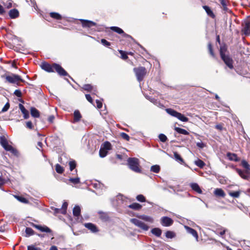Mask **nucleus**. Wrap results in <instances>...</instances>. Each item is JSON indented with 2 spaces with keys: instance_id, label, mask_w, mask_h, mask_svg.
<instances>
[{
  "instance_id": "obj_1",
  "label": "nucleus",
  "mask_w": 250,
  "mask_h": 250,
  "mask_svg": "<svg viewBox=\"0 0 250 250\" xmlns=\"http://www.w3.org/2000/svg\"><path fill=\"white\" fill-rule=\"evenodd\" d=\"M127 164L129 167L136 172H140L141 169L139 167V161L136 158H129L127 159Z\"/></svg>"
},
{
  "instance_id": "obj_2",
  "label": "nucleus",
  "mask_w": 250,
  "mask_h": 250,
  "mask_svg": "<svg viewBox=\"0 0 250 250\" xmlns=\"http://www.w3.org/2000/svg\"><path fill=\"white\" fill-rule=\"evenodd\" d=\"M166 111L167 114L172 117L177 118L182 122H187L188 121V119L185 117L183 114L172 108H167Z\"/></svg>"
},
{
  "instance_id": "obj_3",
  "label": "nucleus",
  "mask_w": 250,
  "mask_h": 250,
  "mask_svg": "<svg viewBox=\"0 0 250 250\" xmlns=\"http://www.w3.org/2000/svg\"><path fill=\"white\" fill-rule=\"evenodd\" d=\"M0 144L6 151H10L14 155H16L18 153L16 149L13 147L11 145H8L7 140L5 137H0Z\"/></svg>"
},
{
  "instance_id": "obj_4",
  "label": "nucleus",
  "mask_w": 250,
  "mask_h": 250,
  "mask_svg": "<svg viewBox=\"0 0 250 250\" xmlns=\"http://www.w3.org/2000/svg\"><path fill=\"white\" fill-rule=\"evenodd\" d=\"M224 49L223 47L220 48V53L221 59L223 60L225 64L230 68L232 69L233 66V61L232 59L228 55H226L224 52Z\"/></svg>"
},
{
  "instance_id": "obj_5",
  "label": "nucleus",
  "mask_w": 250,
  "mask_h": 250,
  "mask_svg": "<svg viewBox=\"0 0 250 250\" xmlns=\"http://www.w3.org/2000/svg\"><path fill=\"white\" fill-rule=\"evenodd\" d=\"M134 71L135 73L137 79L139 82H141L143 80L146 73V68L143 66L134 68Z\"/></svg>"
},
{
  "instance_id": "obj_6",
  "label": "nucleus",
  "mask_w": 250,
  "mask_h": 250,
  "mask_svg": "<svg viewBox=\"0 0 250 250\" xmlns=\"http://www.w3.org/2000/svg\"><path fill=\"white\" fill-rule=\"evenodd\" d=\"M130 222L144 230H147L149 229L148 226L146 224L137 218L131 219Z\"/></svg>"
},
{
  "instance_id": "obj_7",
  "label": "nucleus",
  "mask_w": 250,
  "mask_h": 250,
  "mask_svg": "<svg viewBox=\"0 0 250 250\" xmlns=\"http://www.w3.org/2000/svg\"><path fill=\"white\" fill-rule=\"evenodd\" d=\"M5 79L7 82L11 83H15L18 82H23L21 77L18 75L12 74L11 75L5 76Z\"/></svg>"
},
{
  "instance_id": "obj_8",
  "label": "nucleus",
  "mask_w": 250,
  "mask_h": 250,
  "mask_svg": "<svg viewBox=\"0 0 250 250\" xmlns=\"http://www.w3.org/2000/svg\"><path fill=\"white\" fill-rule=\"evenodd\" d=\"M31 226H32L33 227L39 230L40 231H41L42 232H46V233H51L52 232L51 229L46 226L38 225L35 224L33 223H31Z\"/></svg>"
},
{
  "instance_id": "obj_9",
  "label": "nucleus",
  "mask_w": 250,
  "mask_h": 250,
  "mask_svg": "<svg viewBox=\"0 0 250 250\" xmlns=\"http://www.w3.org/2000/svg\"><path fill=\"white\" fill-rule=\"evenodd\" d=\"M54 70L61 76H67L66 71L59 64L53 63Z\"/></svg>"
},
{
  "instance_id": "obj_10",
  "label": "nucleus",
  "mask_w": 250,
  "mask_h": 250,
  "mask_svg": "<svg viewBox=\"0 0 250 250\" xmlns=\"http://www.w3.org/2000/svg\"><path fill=\"white\" fill-rule=\"evenodd\" d=\"M80 21L82 22V26L84 28H90L93 26H96V23L92 21L80 19Z\"/></svg>"
},
{
  "instance_id": "obj_11",
  "label": "nucleus",
  "mask_w": 250,
  "mask_h": 250,
  "mask_svg": "<svg viewBox=\"0 0 250 250\" xmlns=\"http://www.w3.org/2000/svg\"><path fill=\"white\" fill-rule=\"evenodd\" d=\"M184 228L188 233L192 235L196 239V240L198 241V235L197 231L195 229L186 225L184 226Z\"/></svg>"
},
{
  "instance_id": "obj_12",
  "label": "nucleus",
  "mask_w": 250,
  "mask_h": 250,
  "mask_svg": "<svg viewBox=\"0 0 250 250\" xmlns=\"http://www.w3.org/2000/svg\"><path fill=\"white\" fill-rule=\"evenodd\" d=\"M161 224L163 226L168 227L173 224V220L168 217H163L161 218Z\"/></svg>"
},
{
  "instance_id": "obj_13",
  "label": "nucleus",
  "mask_w": 250,
  "mask_h": 250,
  "mask_svg": "<svg viewBox=\"0 0 250 250\" xmlns=\"http://www.w3.org/2000/svg\"><path fill=\"white\" fill-rule=\"evenodd\" d=\"M42 69L48 72H53L54 71L53 64L52 65L46 62H42L41 64Z\"/></svg>"
},
{
  "instance_id": "obj_14",
  "label": "nucleus",
  "mask_w": 250,
  "mask_h": 250,
  "mask_svg": "<svg viewBox=\"0 0 250 250\" xmlns=\"http://www.w3.org/2000/svg\"><path fill=\"white\" fill-rule=\"evenodd\" d=\"M235 170L239 176L243 179L248 180L250 178V171L246 172V170L243 171L238 168H236Z\"/></svg>"
},
{
  "instance_id": "obj_15",
  "label": "nucleus",
  "mask_w": 250,
  "mask_h": 250,
  "mask_svg": "<svg viewBox=\"0 0 250 250\" xmlns=\"http://www.w3.org/2000/svg\"><path fill=\"white\" fill-rule=\"evenodd\" d=\"M110 29L113 31L118 33L120 34H123V36L125 37H128L131 38V37L124 33V31L120 28L116 26H112L110 27Z\"/></svg>"
},
{
  "instance_id": "obj_16",
  "label": "nucleus",
  "mask_w": 250,
  "mask_h": 250,
  "mask_svg": "<svg viewBox=\"0 0 250 250\" xmlns=\"http://www.w3.org/2000/svg\"><path fill=\"white\" fill-rule=\"evenodd\" d=\"M19 106V108L23 115L24 118L25 119H28L29 117L28 111L25 108L24 106L22 104H20Z\"/></svg>"
},
{
  "instance_id": "obj_17",
  "label": "nucleus",
  "mask_w": 250,
  "mask_h": 250,
  "mask_svg": "<svg viewBox=\"0 0 250 250\" xmlns=\"http://www.w3.org/2000/svg\"><path fill=\"white\" fill-rule=\"evenodd\" d=\"M242 31L245 35L250 34V22L249 21H247L245 23Z\"/></svg>"
},
{
  "instance_id": "obj_18",
  "label": "nucleus",
  "mask_w": 250,
  "mask_h": 250,
  "mask_svg": "<svg viewBox=\"0 0 250 250\" xmlns=\"http://www.w3.org/2000/svg\"><path fill=\"white\" fill-rule=\"evenodd\" d=\"M214 194L217 197H224L226 194L224 190L221 188H216L214 191Z\"/></svg>"
},
{
  "instance_id": "obj_19",
  "label": "nucleus",
  "mask_w": 250,
  "mask_h": 250,
  "mask_svg": "<svg viewBox=\"0 0 250 250\" xmlns=\"http://www.w3.org/2000/svg\"><path fill=\"white\" fill-rule=\"evenodd\" d=\"M84 226L92 232H96L98 231L96 226L93 224L90 223H85Z\"/></svg>"
},
{
  "instance_id": "obj_20",
  "label": "nucleus",
  "mask_w": 250,
  "mask_h": 250,
  "mask_svg": "<svg viewBox=\"0 0 250 250\" xmlns=\"http://www.w3.org/2000/svg\"><path fill=\"white\" fill-rule=\"evenodd\" d=\"M227 156L230 161H233L235 162H238L239 161V159L236 154L228 152L227 154Z\"/></svg>"
},
{
  "instance_id": "obj_21",
  "label": "nucleus",
  "mask_w": 250,
  "mask_h": 250,
  "mask_svg": "<svg viewBox=\"0 0 250 250\" xmlns=\"http://www.w3.org/2000/svg\"><path fill=\"white\" fill-rule=\"evenodd\" d=\"M191 188L198 193H202V191L200 188L199 186L195 183H191L190 185Z\"/></svg>"
},
{
  "instance_id": "obj_22",
  "label": "nucleus",
  "mask_w": 250,
  "mask_h": 250,
  "mask_svg": "<svg viewBox=\"0 0 250 250\" xmlns=\"http://www.w3.org/2000/svg\"><path fill=\"white\" fill-rule=\"evenodd\" d=\"M9 15L11 18L14 19L17 18L19 16V13L17 9H13L10 10Z\"/></svg>"
},
{
  "instance_id": "obj_23",
  "label": "nucleus",
  "mask_w": 250,
  "mask_h": 250,
  "mask_svg": "<svg viewBox=\"0 0 250 250\" xmlns=\"http://www.w3.org/2000/svg\"><path fill=\"white\" fill-rule=\"evenodd\" d=\"M82 118V115L79 110H76L74 112V123L79 122Z\"/></svg>"
},
{
  "instance_id": "obj_24",
  "label": "nucleus",
  "mask_w": 250,
  "mask_h": 250,
  "mask_svg": "<svg viewBox=\"0 0 250 250\" xmlns=\"http://www.w3.org/2000/svg\"><path fill=\"white\" fill-rule=\"evenodd\" d=\"M203 7L204 9L206 11L208 15L209 16L212 18H214L215 17V15L208 6L207 5H204L203 6Z\"/></svg>"
},
{
  "instance_id": "obj_25",
  "label": "nucleus",
  "mask_w": 250,
  "mask_h": 250,
  "mask_svg": "<svg viewBox=\"0 0 250 250\" xmlns=\"http://www.w3.org/2000/svg\"><path fill=\"white\" fill-rule=\"evenodd\" d=\"M32 116L35 118H38L40 116L39 111L35 107H31L30 109Z\"/></svg>"
},
{
  "instance_id": "obj_26",
  "label": "nucleus",
  "mask_w": 250,
  "mask_h": 250,
  "mask_svg": "<svg viewBox=\"0 0 250 250\" xmlns=\"http://www.w3.org/2000/svg\"><path fill=\"white\" fill-rule=\"evenodd\" d=\"M151 232L153 234L157 237H160L162 234L161 229L157 228L152 229Z\"/></svg>"
},
{
  "instance_id": "obj_27",
  "label": "nucleus",
  "mask_w": 250,
  "mask_h": 250,
  "mask_svg": "<svg viewBox=\"0 0 250 250\" xmlns=\"http://www.w3.org/2000/svg\"><path fill=\"white\" fill-rule=\"evenodd\" d=\"M116 200L118 202V204L120 205L121 204H123L124 202L126 201V199L123 195L119 194L117 195Z\"/></svg>"
},
{
  "instance_id": "obj_28",
  "label": "nucleus",
  "mask_w": 250,
  "mask_h": 250,
  "mask_svg": "<svg viewBox=\"0 0 250 250\" xmlns=\"http://www.w3.org/2000/svg\"><path fill=\"white\" fill-rule=\"evenodd\" d=\"M128 207L133 209H134L136 210H138L141 208L142 206L138 203H134L129 205Z\"/></svg>"
},
{
  "instance_id": "obj_29",
  "label": "nucleus",
  "mask_w": 250,
  "mask_h": 250,
  "mask_svg": "<svg viewBox=\"0 0 250 250\" xmlns=\"http://www.w3.org/2000/svg\"><path fill=\"white\" fill-rule=\"evenodd\" d=\"M81 208L79 206H76L73 209V213L75 216H79L80 214Z\"/></svg>"
},
{
  "instance_id": "obj_30",
  "label": "nucleus",
  "mask_w": 250,
  "mask_h": 250,
  "mask_svg": "<svg viewBox=\"0 0 250 250\" xmlns=\"http://www.w3.org/2000/svg\"><path fill=\"white\" fill-rule=\"evenodd\" d=\"M139 218L140 219H142V220H144L146 222H150V223H152L153 221V219L151 217L147 216V215H141V216H139Z\"/></svg>"
},
{
  "instance_id": "obj_31",
  "label": "nucleus",
  "mask_w": 250,
  "mask_h": 250,
  "mask_svg": "<svg viewBox=\"0 0 250 250\" xmlns=\"http://www.w3.org/2000/svg\"><path fill=\"white\" fill-rule=\"evenodd\" d=\"M150 170L153 172L158 173L160 170V167L157 165H153L151 167Z\"/></svg>"
},
{
  "instance_id": "obj_32",
  "label": "nucleus",
  "mask_w": 250,
  "mask_h": 250,
  "mask_svg": "<svg viewBox=\"0 0 250 250\" xmlns=\"http://www.w3.org/2000/svg\"><path fill=\"white\" fill-rule=\"evenodd\" d=\"M194 164L200 168H203L205 166V163L200 159L195 161Z\"/></svg>"
},
{
  "instance_id": "obj_33",
  "label": "nucleus",
  "mask_w": 250,
  "mask_h": 250,
  "mask_svg": "<svg viewBox=\"0 0 250 250\" xmlns=\"http://www.w3.org/2000/svg\"><path fill=\"white\" fill-rule=\"evenodd\" d=\"M14 197L19 201H20V202H21V203H25V204H27V203H28V200L26 199V198L22 197V196H18V195H15Z\"/></svg>"
},
{
  "instance_id": "obj_34",
  "label": "nucleus",
  "mask_w": 250,
  "mask_h": 250,
  "mask_svg": "<svg viewBox=\"0 0 250 250\" xmlns=\"http://www.w3.org/2000/svg\"><path fill=\"white\" fill-rule=\"evenodd\" d=\"M50 15L51 18H54L55 19H56V20H61L62 19V16L58 13L51 12V13H50Z\"/></svg>"
},
{
  "instance_id": "obj_35",
  "label": "nucleus",
  "mask_w": 250,
  "mask_h": 250,
  "mask_svg": "<svg viewBox=\"0 0 250 250\" xmlns=\"http://www.w3.org/2000/svg\"><path fill=\"white\" fill-rule=\"evenodd\" d=\"M242 166L246 168V172H249L250 171V166L248 163L245 160H243L241 162Z\"/></svg>"
},
{
  "instance_id": "obj_36",
  "label": "nucleus",
  "mask_w": 250,
  "mask_h": 250,
  "mask_svg": "<svg viewBox=\"0 0 250 250\" xmlns=\"http://www.w3.org/2000/svg\"><path fill=\"white\" fill-rule=\"evenodd\" d=\"M26 237H29L34 234V231L30 228H26L25 229Z\"/></svg>"
},
{
  "instance_id": "obj_37",
  "label": "nucleus",
  "mask_w": 250,
  "mask_h": 250,
  "mask_svg": "<svg viewBox=\"0 0 250 250\" xmlns=\"http://www.w3.org/2000/svg\"><path fill=\"white\" fill-rule=\"evenodd\" d=\"M175 130L179 133L184 134V135H188V132L185 129L179 128V127H175Z\"/></svg>"
},
{
  "instance_id": "obj_38",
  "label": "nucleus",
  "mask_w": 250,
  "mask_h": 250,
  "mask_svg": "<svg viewBox=\"0 0 250 250\" xmlns=\"http://www.w3.org/2000/svg\"><path fill=\"white\" fill-rule=\"evenodd\" d=\"M68 180L69 181H70L71 183L74 185H76L80 183V179L79 177H76L74 178H71L69 179Z\"/></svg>"
},
{
  "instance_id": "obj_39",
  "label": "nucleus",
  "mask_w": 250,
  "mask_h": 250,
  "mask_svg": "<svg viewBox=\"0 0 250 250\" xmlns=\"http://www.w3.org/2000/svg\"><path fill=\"white\" fill-rule=\"evenodd\" d=\"M229 195L233 198H238L240 196V191H236L234 192H229Z\"/></svg>"
},
{
  "instance_id": "obj_40",
  "label": "nucleus",
  "mask_w": 250,
  "mask_h": 250,
  "mask_svg": "<svg viewBox=\"0 0 250 250\" xmlns=\"http://www.w3.org/2000/svg\"><path fill=\"white\" fill-rule=\"evenodd\" d=\"M220 3L223 6V9L226 12L230 11L227 8L226 1L225 0H220Z\"/></svg>"
},
{
  "instance_id": "obj_41",
  "label": "nucleus",
  "mask_w": 250,
  "mask_h": 250,
  "mask_svg": "<svg viewBox=\"0 0 250 250\" xmlns=\"http://www.w3.org/2000/svg\"><path fill=\"white\" fill-rule=\"evenodd\" d=\"M55 167H56L55 169H56V172L57 173L61 174L63 172V171H64L63 168L59 164H57L56 165Z\"/></svg>"
},
{
  "instance_id": "obj_42",
  "label": "nucleus",
  "mask_w": 250,
  "mask_h": 250,
  "mask_svg": "<svg viewBox=\"0 0 250 250\" xmlns=\"http://www.w3.org/2000/svg\"><path fill=\"white\" fill-rule=\"evenodd\" d=\"M103 149L105 150H110L111 148V144L108 142H105L103 144V147L102 148Z\"/></svg>"
},
{
  "instance_id": "obj_43",
  "label": "nucleus",
  "mask_w": 250,
  "mask_h": 250,
  "mask_svg": "<svg viewBox=\"0 0 250 250\" xmlns=\"http://www.w3.org/2000/svg\"><path fill=\"white\" fill-rule=\"evenodd\" d=\"M67 206L68 204L67 202H65L63 203L61 208V213L63 214H65L66 213Z\"/></svg>"
},
{
  "instance_id": "obj_44",
  "label": "nucleus",
  "mask_w": 250,
  "mask_h": 250,
  "mask_svg": "<svg viewBox=\"0 0 250 250\" xmlns=\"http://www.w3.org/2000/svg\"><path fill=\"white\" fill-rule=\"evenodd\" d=\"M83 88L84 90H86L87 91H88V92H91L93 90L92 86L90 84H84L83 86Z\"/></svg>"
},
{
  "instance_id": "obj_45",
  "label": "nucleus",
  "mask_w": 250,
  "mask_h": 250,
  "mask_svg": "<svg viewBox=\"0 0 250 250\" xmlns=\"http://www.w3.org/2000/svg\"><path fill=\"white\" fill-rule=\"evenodd\" d=\"M174 156L176 161L180 162H183V160L180 156V155L177 152L174 153Z\"/></svg>"
},
{
  "instance_id": "obj_46",
  "label": "nucleus",
  "mask_w": 250,
  "mask_h": 250,
  "mask_svg": "<svg viewBox=\"0 0 250 250\" xmlns=\"http://www.w3.org/2000/svg\"><path fill=\"white\" fill-rule=\"evenodd\" d=\"M136 199L141 202H144L146 201V198L145 196L142 194H140L137 196Z\"/></svg>"
},
{
  "instance_id": "obj_47",
  "label": "nucleus",
  "mask_w": 250,
  "mask_h": 250,
  "mask_svg": "<svg viewBox=\"0 0 250 250\" xmlns=\"http://www.w3.org/2000/svg\"><path fill=\"white\" fill-rule=\"evenodd\" d=\"M166 236L168 238H172L175 236V234L171 231H167L166 233Z\"/></svg>"
},
{
  "instance_id": "obj_48",
  "label": "nucleus",
  "mask_w": 250,
  "mask_h": 250,
  "mask_svg": "<svg viewBox=\"0 0 250 250\" xmlns=\"http://www.w3.org/2000/svg\"><path fill=\"white\" fill-rule=\"evenodd\" d=\"M27 250H42V249L35 245H31L27 246Z\"/></svg>"
},
{
  "instance_id": "obj_49",
  "label": "nucleus",
  "mask_w": 250,
  "mask_h": 250,
  "mask_svg": "<svg viewBox=\"0 0 250 250\" xmlns=\"http://www.w3.org/2000/svg\"><path fill=\"white\" fill-rule=\"evenodd\" d=\"M107 153V151L103 149V148H101L99 151V154L101 157H104Z\"/></svg>"
},
{
  "instance_id": "obj_50",
  "label": "nucleus",
  "mask_w": 250,
  "mask_h": 250,
  "mask_svg": "<svg viewBox=\"0 0 250 250\" xmlns=\"http://www.w3.org/2000/svg\"><path fill=\"white\" fill-rule=\"evenodd\" d=\"M70 170L72 171L76 167V163L74 161H71L69 162Z\"/></svg>"
},
{
  "instance_id": "obj_51",
  "label": "nucleus",
  "mask_w": 250,
  "mask_h": 250,
  "mask_svg": "<svg viewBox=\"0 0 250 250\" xmlns=\"http://www.w3.org/2000/svg\"><path fill=\"white\" fill-rule=\"evenodd\" d=\"M159 138L160 140L162 142H165L167 140V136L164 134H160L159 135Z\"/></svg>"
},
{
  "instance_id": "obj_52",
  "label": "nucleus",
  "mask_w": 250,
  "mask_h": 250,
  "mask_svg": "<svg viewBox=\"0 0 250 250\" xmlns=\"http://www.w3.org/2000/svg\"><path fill=\"white\" fill-rule=\"evenodd\" d=\"M10 107V104L9 102L6 103V104H5V105L3 106V107L1 109V112H6Z\"/></svg>"
},
{
  "instance_id": "obj_53",
  "label": "nucleus",
  "mask_w": 250,
  "mask_h": 250,
  "mask_svg": "<svg viewBox=\"0 0 250 250\" xmlns=\"http://www.w3.org/2000/svg\"><path fill=\"white\" fill-rule=\"evenodd\" d=\"M120 135L122 137V138H123L126 141L129 140V136L126 133L122 132L121 133Z\"/></svg>"
},
{
  "instance_id": "obj_54",
  "label": "nucleus",
  "mask_w": 250,
  "mask_h": 250,
  "mask_svg": "<svg viewBox=\"0 0 250 250\" xmlns=\"http://www.w3.org/2000/svg\"><path fill=\"white\" fill-rule=\"evenodd\" d=\"M208 50H209V53L210 54V55L212 57H214V54L213 53V50H212V45H211V44L210 43H208Z\"/></svg>"
},
{
  "instance_id": "obj_55",
  "label": "nucleus",
  "mask_w": 250,
  "mask_h": 250,
  "mask_svg": "<svg viewBox=\"0 0 250 250\" xmlns=\"http://www.w3.org/2000/svg\"><path fill=\"white\" fill-rule=\"evenodd\" d=\"M12 3H13V1L12 0H8L5 3V5L7 8H10L12 7Z\"/></svg>"
},
{
  "instance_id": "obj_56",
  "label": "nucleus",
  "mask_w": 250,
  "mask_h": 250,
  "mask_svg": "<svg viewBox=\"0 0 250 250\" xmlns=\"http://www.w3.org/2000/svg\"><path fill=\"white\" fill-rule=\"evenodd\" d=\"M119 52H120V54H121V56H122V58L124 60H126L127 59V55L125 53V52H124L122 50H120L119 51Z\"/></svg>"
},
{
  "instance_id": "obj_57",
  "label": "nucleus",
  "mask_w": 250,
  "mask_h": 250,
  "mask_svg": "<svg viewBox=\"0 0 250 250\" xmlns=\"http://www.w3.org/2000/svg\"><path fill=\"white\" fill-rule=\"evenodd\" d=\"M26 127L29 129H32L33 125L31 121H28L26 123Z\"/></svg>"
},
{
  "instance_id": "obj_58",
  "label": "nucleus",
  "mask_w": 250,
  "mask_h": 250,
  "mask_svg": "<svg viewBox=\"0 0 250 250\" xmlns=\"http://www.w3.org/2000/svg\"><path fill=\"white\" fill-rule=\"evenodd\" d=\"M14 94L18 97H21L22 96L21 92L19 89H17L14 91Z\"/></svg>"
},
{
  "instance_id": "obj_59",
  "label": "nucleus",
  "mask_w": 250,
  "mask_h": 250,
  "mask_svg": "<svg viewBox=\"0 0 250 250\" xmlns=\"http://www.w3.org/2000/svg\"><path fill=\"white\" fill-rule=\"evenodd\" d=\"M101 43L104 46H108L110 45V43L108 42H107L105 39H102L101 40Z\"/></svg>"
},
{
  "instance_id": "obj_60",
  "label": "nucleus",
  "mask_w": 250,
  "mask_h": 250,
  "mask_svg": "<svg viewBox=\"0 0 250 250\" xmlns=\"http://www.w3.org/2000/svg\"><path fill=\"white\" fill-rule=\"evenodd\" d=\"M196 146L200 148H203L205 146V144L202 142H197Z\"/></svg>"
},
{
  "instance_id": "obj_61",
  "label": "nucleus",
  "mask_w": 250,
  "mask_h": 250,
  "mask_svg": "<svg viewBox=\"0 0 250 250\" xmlns=\"http://www.w3.org/2000/svg\"><path fill=\"white\" fill-rule=\"evenodd\" d=\"M96 103L97 104V107L98 108L100 109V108H102L103 104H102V103L100 101H99L98 100H96Z\"/></svg>"
},
{
  "instance_id": "obj_62",
  "label": "nucleus",
  "mask_w": 250,
  "mask_h": 250,
  "mask_svg": "<svg viewBox=\"0 0 250 250\" xmlns=\"http://www.w3.org/2000/svg\"><path fill=\"white\" fill-rule=\"evenodd\" d=\"M85 98L88 102H89L91 104L92 103L93 100H92V98H91V96L89 94H86Z\"/></svg>"
},
{
  "instance_id": "obj_63",
  "label": "nucleus",
  "mask_w": 250,
  "mask_h": 250,
  "mask_svg": "<svg viewBox=\"0 0 250 250\" xmlns=\"http://www.w3.org/2000/svg\"><path fill=\"white\" fill-rule=\"evenodd\" d=\"M54 120V116L53 115L50 116L48 118V121L50 123H52Z\"/></svg>"
},
{
  "instance_id": "obj_64",
  "label": "nucleus",
  "mask_w": 250,
  "mask_h": 250,
  "mask_svg": "<svg viewBox=\"0 0 250 250\" xmlns=\"http://www.w3.org/2000/svg\"><path fill=\"white\" fill-rule=\"evenodd\" d=\"M5 12L3 7L0 4V14L2 15Z\"/></svg>"
}]
</instances>
